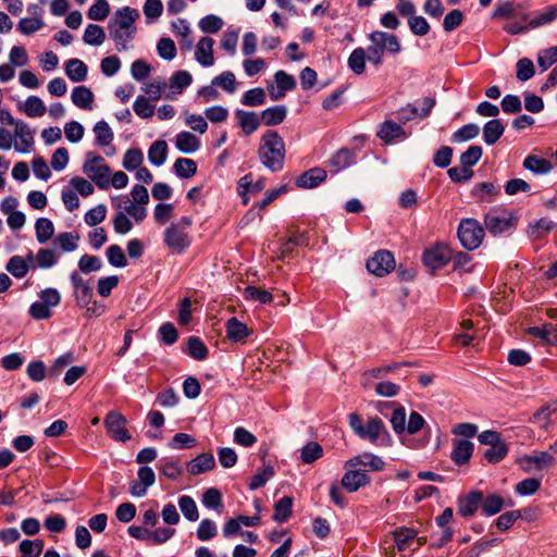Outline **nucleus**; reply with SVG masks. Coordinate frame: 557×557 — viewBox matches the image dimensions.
Segmentation results:
<instances>
[{
  "mask_svg": "<svg viewBox=\"0 0 557 557\" xmlns=\"http://www.w3.org/2000/svg\"><path fill=\"white\" fill-rule=\"evenodd\" d=\"M139 12L131 7H123L115 11L108 23L110 37L114 40L116 49L124 51L136 34L135 22Z\"/></svg>",
  "mask_w": 557,
  "mask_h": 557,
  "instance_id": "obj_1",
  "label": "nucleus"
},
{
  "mask_svg": "<svg viewBox=\"0 0 557 557\" xmlns=\"http://www.w3.org/2000/svg\"><path fill=\"white\" fill-rule=\"evenodd\" d=\"M285 143L276 131L268 129L260 138L258 157L271 172H278L285 162Z\"/></svg>",
  "mask_w": 557,
  "mask_h": 557,
  "instance_id": "obj_2",
  "label": "nucleus"
},
{
  "mask_svg": "<svg viewBox=\"0 0 557 557\" xmlns=\"http://www.w3.org/2000/svg\"><path fill=\"white\" fill-rule=\"evenodd\" d=\"M83 172L97 185L98 188L107 189L110 186V168L106 164L104 159L95 152L86 153Z\"/></svg>",
  "mask_w": 557,
  "mask_h": 557,
  "instance_id": "obj_3",
  "label": "nucleus"
},
{
  "mask_svg": "<svg viewBox=\"0 0 557 557\" xmlns=\"http://www.w3.org/2000/svg\"><path fill=\"white\" fill-rule=\"evenodd\" d=\"M457 235L463 248L474 250L482 244L484 228L475 219H462Z\"/></svg>",
  "mask_w": 557,
  "mask_h": 557,
  "instance_id": "obj_4",
  "label": "nucleus"
},
{
  "mask_svg": "<svg viewBox=\"0 0 557 557\" xmlns=\"http://www.w3.org/2000/svg\"><path fill=\"white\" fill-rule=\"evenodd\" d=\"M516 224V216L511 212L499 208L490 210L484 216L485 228L494 236L515 228Z\"/></svg>",
  "mask_w": 557,
  "mask_h": 557,
  "instance_id": "obj_5",
  "label": "nucleus"
},
{
  "mask_svg": "<svg viewBox=\"0 0 557 557\" xmlns=\"http://www.w3.org/2000/svg\"><path fill=\"white\" fill-rule=\"evenodd\" d=\"M104 426L110 437L116 442L125 443L132 438L126 429L127 420L119 411H109L104 418Z\"/></svg>",
  "mask_w": 557,
  "mask_h": 557,
  "instance_id": "obj_6",
  "label": "nucleus"
},
{
  "mask_svg": "<svg viewBox=\"0 0 557 557\" xmlns=\"http://www.w3.org/2000/svg\"><path fill=\"white\" fill-rule=\"evenodd\" d=\"M163 240L165 246L173 252L181 255L191 244V238L188 232H183L176 226L170 225L163 234Z\"/></svg>",
  "mask_w": 557,
  "mask_h": 557,
  "instance_id": "obj_7",
  "label": "nucleus"
},
{
  "mask_svg": "<svg viewBox=\"0 0 557 557\" xmlns=\"http://www.w3.org/2000/svg\"><path fill=\"white\" fill-rule=\"evenodd\" d=\"M395 268V259L388 250H379L367 261V269L376 276H384Z\"/></svg>",
  "mask_w": 557,
  "mask_h": 557,
  "instance_id": "obj_8",
  "label": "nucleus"
},
{
  "mask_svg": "<svg viewBox=\"0 0 557 557\" xmlns=\"http://www.w3.org/2000/svg\"><path fill=\"white\" fill-rule=\"evenodd\" d=\"M70 280L74 289V297L79 307H87L90 305L92 299V289L87 281L83 278V276L73 271L70 274Z\"/></svg>",
  "mask_w": 557,
  "mask_h": 557,
  "instance_id": "obj_9",
  "label": "nucleus"
},
{
  "mask_svg": "<svg viewBox=\"0 0 557 557\" xmlns=\"http://www.w3.org/2000/svg\"><path fill=\"white\" fill-rule=\"evenodd\" d=\"M138 480L129 484V493L136 497L146 495L148 487L152 486L156 482V474L152 468L148 466L140 467L137 472Z\"/></svg>",
  "mask_w": 557,
  "mask_h": 557,
  "instance_id": "obj_10",
  "label": "nucleus"
},
{
  "mask_svg": "<svg viewBox=\"0 0 557 557\" xmlns=\"http://www.w3.org/2000/svg\"><path fill=\"white\" fill-rule=\"evenodd\" d=\"M451 259V250L446 246H436L423 253L424 264L433 270L444 267Z\"/></svg>",
  "mask_w": 557,
  "mask_h": 557,
  "instance_id": "obj_11",
  "label": "nucleus"
},
{
  "mask_svg": "<svg viewBox=\"0 0 557 557\" xmlns=\"http://www.w3.org/2000/svg\"><path fill=\"white\" fill-rule=\"evenodd\" d=\"M15 137L17 141L14 145L15 151L20 153H28L34 147V133L25 122L18 120L15 125Z\"/></svg>",
  "mask_w": 557,
  "mask_h": 557,
  "instance_id": "obj_12",
  "label": "nucleus"
},
{
  "mask_svg": "<svg viewBox=\"0 0 557 557\" xmlns=\"http://www.w3.org/2000/svg\"><path fill=\"white\" fill-rule=\"evenodd\" d=\"M376 136L385 144H392L396 139L406 138L407 134L400 123L386 120L380 125Z\"/></svg>",
  "mask_w": 557,
  "mask_h": 557,
  "instance_id": "obj_13",
  "label": "nucleus"
},
{
  "mask_svg": "<svg viewBox=\"0 0 557 557\" xmlns=\"http://www.w3.org/2000/svg\"><path fill=\"white\" fill-rule=\"evenodd\" d=\"M359 466H363L370 471H381L384 468L385 462L381 457L371 453H363L345 462V468H356Z\"/></svg>",
  "mask_w": 557,
  "mask_h": 557,
  "instance_id": "obj_14",
  "label": "nucleus"
},
{
  "mask_svg": "<svg viewBox=\"0 0 557 557\" xmlns=\"http://www.w3.org/2000/svg\"><path fill=\"white\" fill-rule=\"evenodd\" d=\"M34 255L29 252L24 259L21 256H13L9 259L5 270L11 273L15 278H23L30 268H35L33 264Z\"/></svg>",
  "mask_w": 557,
  "mask_h": 557,
  "instance_id": "obj_15",
  "label": "nucleus"
},
{
  "mask_svg": "<svg viewBox=\"0 0 557 557\" xmlns=\"http://www.w3.org/2000/svg\"><path fill=\"white\" fill-rule=\"evenodd\" d=\"M347 469L342 478V486L349 493H354L370 483V476L366 472L354 470V468Z\"/></svg>",
  "mask_w": 557,
  "mask_h": 557,
  "instance_id": "obj_16",
  "label": "nucleus"
},
{
  "mask_svg": "<svg viewBox=\"0 0 557 557\" xmlns=\"http://www.w3.org/2000/svg\"><path fill=\"white\" fill-rule=\"evenodd\" d=\"M326 176L327 173L324 169L312 168L297 177L296 185L300 188H315L326 180Z\"/></svg>",
  "mask_w": 557,
  "mask_h": 557,
  "instance_id": "obj_17",
  "label": "nucleus"
},
{
  "mask_svg": "<svg viewBox=\"0 0 557 557\" xmlns=\"http://www.w3.org/2000/svg\"><path fill=\"white\" fill-rule=\"evenodd\" d=\"M482 500L483 494L476 491L470 492L469 494L459 497L458 513L465 518L472 517Z\"/></svg>",
  "mask_w": 557,
  "mask_h": 557,
  "instance_id": "obj_18",
  "label": "nucleus"
},
{
  "mask_svg": "<svg viewBox=\"0 0 557 557\" xmlns=\"http://www.w3.org/2000/svg\"><path fill=\"white\" fill-rule=\"evenodd\" d=\"M235 117L238 121V125L245 135H251L261 125V117L253 111L236 110Z\"/></svg>",
  "mask_w": 557,
  "mask_h": 557,
  "instance_id": "obj_19",
  "label": "nucleus"
},
{
  "mask_svg": "<svg viewBox=\"0 0 557 557\" xmlns=\"http://www.w3.org/2000/svg\"><path fill=\"white\" fill-rule=\"evenodd\" d=\"M213 46L214 40L211 37H202L199 39L196 46L195 59L202 66L208 67L214 64Z\"/></svg>",
  "mask_w": 557,
  "mask_h": 557,
  "instance_id": "obj_20",
  "label": "nucleus"
},
{
  "mask_svg": "<svg viewBox=\"0 0 557 557\" xmlns=\"http://www.w3.org/2000/svg\"><path fill=\"white\" fill-rule=\"evenodd\" d=\"M474 445L468 440L454 441V448L450 454L451 460L462 466L469 462L473 454Z\"/></svg>",
  "mask_w": 557,
  "mask_h": 557,
  "instance_id": "obj_21",
  "label": "nucleus"
},
{
  "mask_svg": "<svg viewBox=\"0 0 557 557\" xmlns=\"http://www.w3.org/2000/svg\"><path fill=\"white\" fill-rule=\"evenodd\" d=\"M215 467V459L212 454L203 453L191 459L187 463V471L193 475H198Z\"/></svg>",
  "mask_w": 557,
  "mask_h": 557,
  "instance_id": "obj_22",
  "label": "nucleus"
},
{
  "mask_svg": "<svg viewBox=\"0 0 557 557\" xmlns=\"http://www.w3.org/2000/svg\"><path fill=\"white\" fill-rule=\"evenodd\" d=\"M382 433L387 434L385 425L380 418L374 417L363 425L358 436L362 440H369L372 444H376Z\"/></svg>",
  "mask_w": 557,
  "mask_h": 557,
  "instance_id": "obj_23",
  "label": "nucleus"
},
{
  "mask_svg": "<svg viewBox=\"0 0 557 557\" xmlns=\"http://www.w3.org/2000/svg\"><path fill=\"white\" fill-rule=\"evenodd\" d=\"M528 334L540 338L547 345H557V325L545 323L542 326H532L528 329Z\"/></svg>",
  "mask_w": 557,
  "mask_h": 557,
  "instance_id": "obj_24",
  "label": "nucleus"
},
{
  "mask_svg": "<svg viewBox=\"0 0 557 557\" xmlns=\"http://www.w3.org/2000/svg\"><path fill=\"white\" fill-rule=\"evenodd\" d=\"M226 336L233 342L245 341L251 333L248 326L233 317L225 323Z\"/></svg>",
  "mask_w": 557,
  "mask_h": 557,
  "instance_id": "obj_25",
  "label": "nucleus"
},
{
  "mask_svg": "<svg viewBox=\"0 0 557 557\" xmlns=\"http://www.w3.org/2000/svg\"><path fill=\"white\" fill-rule=\"evenodd\" d=\"M274 79L277 85V96H274V91H270V96L273 101H276L284 97L286 91L296 88V79L294 78V76L287 74L283 70H280L274 74Z\"/></svg>",
  "mask_w": 557,
  "mask_h": 557,
  "instance_id": "obj_26",
  "label": "nucleus"
},
{
  "mask_svg": "<svg viewBox=\"0 0 557 557\" xmlns=\"http://www.w3.org/2000/svg\"><path fill=\"white\" fill-rule=\"evenodd\" d=\"M557 20V8L548 5L542 11H533L529 26L531 29L548 25Z\"/></svg>",
  "mask_w": 557,
  "mask_h": 557,
  "instance_id": "obj_27",
  "label": "nucleus"
},
{
  "mask_svg": "<svg viewBox=\"0 0 557 557\" xmlns=\"http://www.w3.org/2000/svg\"><path fill=\"white\" fill-rule=\"evenodd\" d=\"M287 115V108L283 104L273 106L263 110L260 114L261 122L267 126L281 124Z\"/></svg>",
  "mask_w": 557,
  "mask_h": 557,
  "instance_id": "obj_28",
  "label": "nucleus"
},
{
  "mask_svg": "<svg viewBox=\"0 0 557 557\" xmlns=\"http://www.w3.org/2000/svg\"><path fill=\"white\" fill-rule=\"evenodd\" d=\"M175 146L183 153H193L200 147V140L189 132H181L175 137Z\"/></svg>",
  "mask_w": 557,
  "mask_h": 557,
  "instance_id": "obj_29",
  "label": "nucleus"
},
{
  "mask_svg": "<svg viewBox=\"0 0 557 557\" xmlns=\"http://www.w3.org/2000/svg\"><path fill=\"white\" fill-rule=\"evenodd\" d=\"M88 73L87 65L79 59H70L65 62V74L75 83L86 79Z\"/></svg>",
  "mask_w": 557,
  "mask_h": 557,
  "instance_id": "obj_30",
  "label": "nucleus"
},
{
  "mask_svg": "<svg viewBox=\"0 0 557 557\" xmlns=\"http://www.w3.org/2000/svg\"><path fill=\"white\" fill-rule=\"evenodd\" d=\"M555 458L547 451H539L534 455H525L518 460L519 465L534 463L536 470H544L553 466Z\"/></svg>",
  "mask_w": 557,
  "mask_h": 557,
  "instance_id": "obj_31",
  "label": "nucleus"
},
{
  "mask_svg": "<svg viewBox=\"0 0 557 557\" xmlns=\"http://www.w3.org/2000/svg\"><path fill=\"white\" fill-rule=\"evenodd\" d=\"M72 101L73 103L84 110H90L92 108L94 102V94L92 91L86 87V86H76L72 90Z\"/></svg>",
  "mask_w": 557,
  "mask_h": 557,
  "instance_id": "obj_32",
  "label": "nucleus"
},
{
  "mask_svg": "<svg viewBox=\"0 0 557 557\" xmlns=\"http://www.w3.org/2000/svg\"><path fill=\"white\" fill-rule=\"evenodd\" d=\"M530 8L529 2H504L499 3L494 10V17L509 18L515 15L520 14V11L527 10Z\"/></svg>",
  "mask_w": 557,
  "mask_h": 557,
  "instance_id": "obj_33",
  "label": "nucleus"
},
{
  "mask_svg": "<svg viewBox=\"0 0 557 557\" xmlns=\"http://www.w3.org/2000/svg\"><path fill=\"white\" fill-rule=\"evenodd\" d=\"M505 126L500 120L494 119L483 126V138L486 145L492 146L503 136Z\"/></svg>",
  "mask_w": 557,
  "mask_h": 557,
  "instance_id": "obj_34",
  "label": "nucleus"
},
{
  "mask_svg": "<svg viewBox=\"0 0 557 557\" xmlns=\"http://www.w3.org/2000/svg\"><path fill=\"white\" fill-rule=\"evenodd\" d=\"M523 166L534 174L540 175L547 174L553 170L550 161L534 154H530L524 159Z\"/></svg>",
  "mask_w": 557,
  "mask_h": 557,
  "instance_id": "obj_35",
  "label": "nucleus"
},
{
  "mask_svg": "<svg viewBox=\"0 0 557 557\" xmlns=\"http://www.w3.org/2000/svg\"><path fill=\"white\" fill-rule=\"evenodd\" d=\"M355 162V156L351 150L344 148L334 153L329 164L335 169V172L349 168Z\"/></svg>",
  "mask_w": 557,
  "mask_h": 557,
  "instance_id": "obj_36",
  "label": "nucleus"
},
{
  "mask_svg": "<svg viewBox=\"0 0 557 557\" xmlns=\"http://www.w3.org/2000/svg\"><path fill=\"white\" fill-rule=\"evenodd\" d=\"M168 157V144L164 140H156L148 150V159L156 166L162 165Z\"/></svg>",
  "mask_w": 557,
  "mask_h": 557,
  "instance_id": "obj_37",
  "label": "nucleus"
},
{
  "mask_svg": "<svg viewBox=\"0 0 557 557\" xmlns=\"http://www.w3.org/2000/svg\"><path fill=\"white\" fill-rule=\"evenodd\" d=\"M293 498L284 496L274 504L273 519L278 523L286 522L293 512Z\"/></svg>",
  "mask_w": 557,
  "mask_h": 557,
  "instance_id": "obj_38",
  "label": "nucleus"
},
{
  "mask_svg": "<svg viewBox=\"0 0 557 557\" xmlns=\"http://www.w3.org/2000/svg\"><path fill=\"white\" fill-rule=\"evenodd\" d=\"M178 507L186 520L195 522L199 519L198 507L191 496H181L178 498Z\"/></svg>",
  "mask_w": 557,
  "mask_h": 557,
  "instance_id": "obj_39",
  "label": "nucleus"
},
{
  "mask_svg": "<svg viewBox=\"0 0 557 557\" xmlns=\"http://www.w3.org/2000/svg\"><path fill=\"white\" fill-rule=\"evenodd\" d=\"M323 456V448L318 442L307 443L300 451V459L304 463L310 465Z\"/></svg>",
  "mask_w": 557,
  "mask_h": 557,
  "instance_id": "obj_40",
  "label": "nucleus"
},
{
  "mask_svg": "<svg viewBox=\"0 0 557 557\" xmlns=\"http://www.w3.org/2000/svg\"><path fill=\"white\" fill-rule=\"evenodd\" d=\"M173 168L175 174L181 178H190L197 172V163L187 158H178Z\"/></svg>",
  "mask_w": 557,
  "mask_h": 557,
  "instance_id": "obj_41",
  "label": "nucleus"
},
{
  "mask_svg": "<svg viewBox=\"0 0 557 557\" xmlns=\"http://www.w3.org/2000/svg\"><path fill=\"white\" fill-rule=\"evenodd\" d=\"M36 238L39 244L47 243L54 233L53 223L46 218H39L35 223Z\"/></svg>",
  "mask_w": 557,
  "mask_h": 557,
  "instance_id": "obj_42",
  "label": "nucleus"
},
{
  "mask_svg": "<svg viewBox=\"0 0 557 557\" xmlns=\"http://www.w3.org/2000/svg\"><path fill=\"white\" fill-rule=\"evenodd\" d=\"M94 133L96 135V144L100 147L108 146L113 140V132L104 121H99L95 124Z\"/></svg>",
  "mask_w": 557,
  "mask_h": 557,
  "instance_id": "obj_43",
  "label": "nucleus"
},
{
  "mask_svg": "<svg viewBox=\"0 0 557 557\" xmlns=\"http://www.w3.org/2000/svg\"><path fill=\"white\" fill-rule=\"evenodd\" d=\"M106 39L103 28L97 24H89L84 33L83 40L87 45L100 46Z\"/></svg>",
  "mask_w": 557,
  "mask_h": 557,
  "instance_id": "obj_44",
  "label": "nucleus"
},
{
  "mask_svg": "<svg viewBox=\"0 0 557 557\" xmlns=\"http://www.w3.org/2000/svg\"><path fill=\"white\" fill-rule=\"evenodd\" d=\"M44 101L37 96H29L24 103V112L29 117H39L46 113Z\"/></svg>",
  "mask_w": 557,
  "mask_h": 557,
  "instance_id": "obj_45",
  "label": "nucleus"
},
{
  "mask_svg": "<svg viewBox=\"0 0 557 557\" xmlns=\"http://www.w3.org/2000/svg\"><path fill=\"white\" fill-rule=\"evenodd\" d=\"M202 504L207 508L214 509L218 512H221L223 509L221 492L215 487H210L206 490L205 493L202 494Z\"/></svg>",
  "mask_w": 557,
  "mask_h": 557,
  "instance_id": "obj_46",
  "label": "nucleus"
},
{
  "mask_svg": "<svg viewBox=\"0 0 557 557\" xmlns=\"http://www.w3.org/2000/svg\"><path fill=\"white\" fill-rule=\"evenodd\" d=\"M187 352L196 360H205L208 356V348L199 337L191 336L187 341Z\"/></svg>",
  "mask_w": 557,
  "mask_h": 557,
  "instance_id": "obj_47",
  "label": "nucleus"
},
{
  "mask_svg": "<svg viewBox=\"0 0 557 557\" xmlns=\"http://www.w3.org/2000/svg\"><path fill=\"white\" fill-rule=\"evenodd\" d=\"M366 51L363 48H356L348 58L349 69L357 75L366 70Z\"/></svg>",
  "mask_w": 557,
  "mask_h": 557,
  "instance_id": "obj_48",
  "label": "nucleus"
},
{
  "mask_svg": "<svg viewBox=\"0 0 557 557\" xmlns=\"http://www.w3.org/2000/svg\"><path fill=\"white\" fill-rule=\"evenodd\" d=\"M121 202H124V212L131 215L137 223L147 216L146 208L143 205L131 201L128 196L121 197Z\"/></svg>",
  "mask_w": 557,
  "mask_h": 557,
  "instance_id": "obj_49",
  "label": "nucleus"
},
{
  "mask_svg": "<svg viewBox=\"0 0 557 557\" xmlns=\"http://www.w3.org/2000/svg\"><path fill=\"white\" fill-rule=\"evenodd\" d=\"M267 96L261 87L247 90L242 97V103L248 107H259L265 103Z\"/></svg>",
  "mask_w": 557,
  "mask_h": 557,
  "instance_id": "obj_50",
  "label": "nucleus"
},
{
  "mask_svg": "<svg viewBox=\"0 0 557 557\" xmlns=\"http://www.w3.org/2000/svg\"><path fill=\"white\" fill-rule=\"evenodd\" d=\"M499 193V187L491 182H483L474 187L473 194L481 201H492L493 197Z\"/></svg>",
  "mask_w": 557,
  "mask_h": 557,
  "instance_id": "obj_51",
  "label": "nucleus"
},
{
  "mask_svg": "<svg viewBox=\"0 0 557 557\" xmlns=\"http://www.w3.org/2000/svg\"><path fill=\"white\" fill-rule=\"evenodd\" d=\"M516 76L520 82H527L535 74V69L532 60L529 58H521L516 64Z\"/></svg>",
  "mask_w": 557,
  "mask_h": 557,
  "instance_id": "obj_52",
  "label": "nucleus"
},
{
  "mask_svg": "<svg viewBox=\"0 0 557 557\" xmlns=\"http://www.w3.org/2000/svg\"><path fill=\"white\" fill-rule=\"evenodd\" d=\"M507 453V444L503 441L498 444L490 446V448L484 451V458L490 463H497L506 457Z\"/></svg>",
  "mask_w": 557,
  "mask_h": 557,
  "instance_id": "obj_53",
  "label": "nucleus"
},
{
  "mask_svg": "<svg viewBox=\"0 0 557 557\" xmlns=\"http://www.w3.org/2000/svg\"><path fill=\"white\" fill-rule=\"evenodd\" d=\"M44 549L42 540H24L20 543L22 557H39Z\"/></svg>",
  "mask_w": 557,
  "mask_h": 557,
  "instance_id": "obj_54",
  "label": "nucleus"
},
{
  "mask_svg": "<svg viewBox=\"0 0 557 557\" xmlns=\"http://www.w3.org/2000/svg\"><path fill=\"white\" fill-rule=\"evenodd\" d=\"M480 133V128L476 124L470 123L463 125L456 131L451 136L453 143H462L475 138Z\"/></svg>",
  "mask_w": 557,
  "mask_h": 557,
  "instance_id": "obj_55",
  "label": "nucleus"
},
{
  "mask_svg": "<svg viewBox=\"0 0 557 557\" xmlns=\"http://www.w3.org/2000/svg\"><path fill=\"white\" fill-rule=\"evenodd\" d=\"M199 28L206 34H215L223 26V20L214 14L202 17L198 24Z\"/></svg>",
  "mask_w": 557,
  "mask_h": 557,
  "instance_id": "obj_56",
  "label": "nucleus"
},
{
  "mask_svg": "<svg viewBox=\"0 0 557 557\" xmlns=\"http://www.w3.org/2000/svg\"><path fill=\"white\" fill-rule=\"evenodd\" d=\"M55 240L63 251L71 252L77 249L79 235L75 232H64L60 233Z\"/></svg>",
  "mask_w": 557,
  "mask_h": 557,
  "instance_id": "obj_57",
  "label": "nucleus"
},
{
  "mask_svg": "<svg viewBox=\"0 0 557 557\" xmlns=\"http://www.w3.org/2000/svg\"><path fill=\"white\" fill-rule=\"evenodd\" d=\"M483 150L480 146L472 145L460 156L461 165L471 169L481 159Z\"/></svg>",
  "mask_w": 557,
  "mask_h": 557,
  "instance_id": "obj_58",
  "label": "nucleus"
},
{
  "mask_svg": "<svg viewBox=\"0 0 557 557\" xmlns=\"http://www.w3.org/2000/svg\"><path fill=\"white\" fill-rule=\"evenodd\" d=\"M134 112L141 119H149L154 113V106L144 96H138L133 104Z\"/></svg>",
  "mask_w": 557,
  "mask_h": 557,
  "instance_id": "obj_59",
  "label": "nucleus"
},
{
  "mask_svg": "<svg viewBox=\"0 0 557 557\" xmlns=\"http://www.w3.org/2000/svg\"><path fill=\"white\" fill-rule=\"evenodd\" d=\"M482 511L486 516L498 513L504 507V499L499 495H490L482 500Z\"/></svg>",
  "mask_w": 557,
  "mask_h": 557,
  "instance_id": "obj_60",
  "label": "nucleus"
},
{
  "mask_svg": "<svg viewBox=\"0 0 557 557\" xmlns=\"http://www.w3.org/2000/svg\"><path fill=\"white\" fill-rule=\"evenodd\" d=\"M218 533L216 524L211 519H203L197 528V537L200 541H209L213 539Z\"/></svg>",
  "mask_w": 557,
  "mask_h": 557,
  "instance_id": "obj_61",
  "label": "nucleus"
},
{
  "mask_svg": "<svg viewBox=\"0 0 557 557\" xmlns=\"http://www.w3.org/2000/svg\"><path fill=\"white\" fill-rule=\"evenodd\" d=\"M555 223L546 218L540 219L534 225L530 226L529 234L534 239L542 238L545 234L555 227Z\"/></svg>",
  "mask_w": 557,
  "mask_h": 557,
  "instance_id": "obj_62",
  "label": "nucleus"
},
{
  "mask_svg": "<svg viewBox=\"0 0 557 557\" xmlns=\"http://www.w3.org/2000/svg\"><path fill=\"white\" fill-rule=\"evenodd\" d=\"M107 216V207L102 203L88 210L84 216L85 223L89 226H96L104 221Z\"/></svg>",
  "mask_w": 557,
  "mask_h": 557,
  "instance_id": "obj_63",
  "label": "nucleus"
},
{
  "mask_svg": "<svg viewBox=\"0 0 557 557\" xmlns=\"http://www.w3.org/2000/svg\"><path fill=\"white\" fill-rule=\"evenodd\" d=\"M557 61V46L542 50L537 54V64L544 72Z\"/></svg>",
  "mask_w": 557,
  "mask_h": 557,
  "instance_id": "obj_64",
  "label": "nucleus"
}]
</instances>
